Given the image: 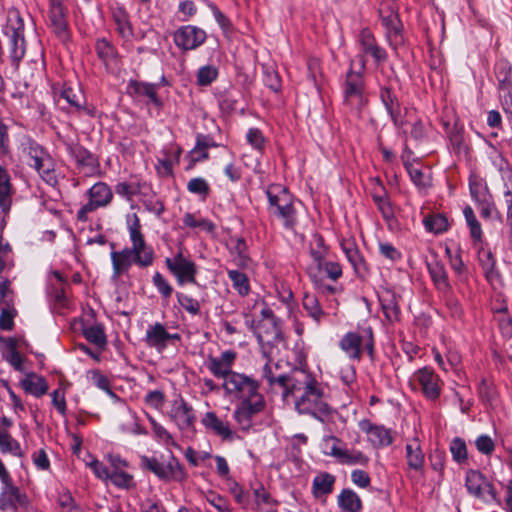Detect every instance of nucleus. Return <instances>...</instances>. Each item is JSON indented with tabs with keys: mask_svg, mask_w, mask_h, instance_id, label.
Returning a JSON list of instances; mask_svg holds the SVG:
<instances>
[{
	"mask_svg": "<svg viewBox=\"0 0 512 512\" xmlns=\"http://www.w3.org/2000/svg\"><path fill=\"white\" fill-rule=\"evenodd\" d=\"M282 396L286 402L292 399L298 414L311 416L321 423L328 421L335 412L327 401L322 383L303 369L292 370L290 387Z\"/></svg>",
	"mask_w": 512,
	"mask_h": 512,
	"instance_id": "obj_1",
	"label": "nucleus"
},
{
	"mask_svg": "<svg viewBox=\"0 0 512 512\" xmlns=\"http://www.w3.org/2000/svg\"><path fill=\"white\" fill-rule=\"evenodd\" d=\"M256 380L226 368V396L236 403L234 418L243 430L252 425V418L265 408V400L258 391Z\"/></svg>",
	"mask_w": 512,
	"mask_h": 512,
	"instance_id": "obj_2",
	"label": "nucleus"
},
{
	"mask_svg": "<svg viewBox=\"0 0 512 512\" xmlns=\"http://www.w3.org/2000/svg\"><path fill=\"white\" fill-rule=\"evenodd\" d=\"M269 201V212L278 218L288 230H294L297 224L296 210L292 196L281 185H272L266 191Z\"/></svg>",
	"mask_w": 512,
	"mask_h": 512,
	"instance_id": "obj_3",
	"label": "nucleus"
},
{
	"mask_svg": "<svg viewBox=\"0 0 512 512\" xmlns=\"http://www.w3.org/2000/svg\"><path fill=\"white\" fill-rule=\"evenodd\" d=\"M4 33L8 38L10 57L18 65L25 54L24 23L17 9H10Z\"/></svg>",
	"mask_w": 512,
	"mask_h": 512,
	"instance_id": "obj_4",
	"label": "nucleus"
},
{
	"mask_svg": "<svg viewBox=\"0 0 512 512\" xmlns=\"http://www.w3.org/2000/svg\"><path fill=\"white\" fill-rule=\"evenodd\" d=\"M344 104L360 114L367 105L368 98L365 90V80L361 72H355L350 69L343 84Z\"/></svg>",
	"mask_w": 512,
	"mask_h": 512,
	"instance_id": "obj_5",
	"label": "nucleus"
},
{
	"mask_svg": "<svg viewBox=\"0 0 512 512\" xmlns=\"http://www.w3.org/2000/svg\"><path fill=\"white\" fill-rule=\"evenodd\" d=\"M465 487L470 496L486 505L501 504L494 485L479 470L470 469L466 472Z\"/></svg>",
	"mask_w": 512,
	"mask_h": 512,
	"instance_id": "obj_6",
	"label": "nucleus"
},
{
	"mask_svg": "<svg viewBox=\"0 0 512 512\" xmlns=\"http://www.w3.org/2000/svg\"><path fill=\"white\" fill-rule=\"evenodd\" d=\"M128 231L132 247L129 251L136 258L135 264L140 267H148L153 263L154 254L145 242L144 235L141 232V225L136 214L128 217Z\"/></svg>",
	"mask_w": 512,
	"mask_h": 512,
	"instance_id": "obj_7",
	"label": "nucleus"
},
{
	"mask_svg": "<svg viewBox=\"0 0 512 512\" xmlns=\"http://www.w3.org/2000/svg\"><path fill=\"white\" fill-rule=\"evenodd\" d=\"M323 442L329 447V451L325 453L337 459L341 464L367 466L370 462V458L364 452L355 448L341 446L342 441L336 436H325Z\"/></svg>",
	"mask_w": 512,
	"mask_h": 512,
	"instance_id": "obj_8",
	"label": "nucleus"
},
{
	"mask_svg": "<svg viewBox=\"0 0 512 512\" xmlns=\"http://www.w3.org/2000/svg\"><path fill=\"white\" fill-rule=\"evenodd\" d=\"M22 147L28 165L35 168L46 182H52L55 177L54 164L51 157L38 144L31 140L24 142Z\"/></svg>",
	"mask_w": 512,
	"mask_h": 512,
	"instance_id": "obj_9",
	"label": "nucleus"
},
{
	"mask_svg": "<svg viewBox=\"0 0 512 512\" xmlns=\"http://www.w3.org/2000/svg\"><path fill=\"white\" fill-rule=\"evenodd\" d=\"M89 201L78 211L77 217L81 221L87 220V215L99 207L107 206L113 197L109 186L103 182L94 184L88 190Z\"/></svg>",
	"mask_w": 512,
	"mask_h": 512,
	"instance_id": "obj_10",
	"label": "nucleus"
},
{
	"mask_svg": "<svg viewBox=\"0 0 512 512\" xmlns=\"http://www.w3.org/2000/svg\"><path fill=\"white\" fill-rule=\"evenodd\" d=\"M379 96L394 126L402 129L406 123L405 114L407 113V108L401 107L396 93L389 87H381Z\"/></svg>",
	"mask_w": 512,
	"mask_h": 512,
	"instance_id": "obj_11",
	"label": "nucleus"
},
{
	"mask_svg": "<svg viewBox=\"0 0 512 512\" xmlns=\"http://www.w3.org/2000/svg\"><path fill=\"white\" fill-rule=\"evenodd\" d=\"M141 466L161 479H178L182 474L179 462L172 456L166 464L159 462L156 458L143 456L141 457Z\"/></svg>",
	"mask_w": 512,
	"mask_h": 512,
	"instance_id": "obj_12",
	"label": "nucleus"
},
{
	"mask_svg": "<svg viewBox=\"0 0 512 512\" xmlns=\"http://www.w3.org/2000/svg\"><path fill=\"white\" fill-rule=\"evenodd\" d=\"M261 314L263 316L262 321L259 325V334L258 339L261 343H272L279 340H282V332L281 327L279 326L277 319L273 315V312L270 308L263 307L261 309Z\"/></svg>",
	"mask_w": 512,
	"mask_h": 512,
	"instance_id": "obj_13",
	"label": "nucleus"
},
{
	"mask_svg": "<svg viewBox=\"0 0 512 512\" xmlns=\"http://www.w3.org/2000/svg\"><path fill=\"white\" fill-rule=\"evenodd\" d=\"M205 38L206 33L203 30L195 26H185L175 33L174 42L184 50H192L200 46Z\"/></svg>",
	"mask_w": 512,
	"mask_h": 512,
	"instance_id": "obj_14",
	"label": "nucleus"
},
{
	"mask_svg": "<svg viewBox=\"0 0 512 512\" xmlns=\"http://www.w3.org/2000/svg\"><path fill=\"white\" fill-rule=\"evenodd\" d=\"M358 425L360 430L367 434L368 440L374 447H385L392 444L391 431L384 426L375 425L368 419L360 420Z\"/></svg>",
	"mask_w": 512,
	"mask_h": 512,
	"instance_id": "obj_15",
	"label": "nucleus"
},
{
	"mask_svg": "<svg viewBox=\"0 0 512 512\" xmlns=\"http://www.w3.org/2000/svg\"><path fill=\"white\" fill-rule=\"evenodd\" d=\"M166 264L180 283L195 282V265L182 253H178L173 259L167 258Z\"/></svg>",
	"mask_w": 512,
	"mask_h": 512,
	"instance_id": "obj_16",
	"label": "nucleus"
},
{
	"mask_svg": "<svg viewBox=\"0 0 512 512\" xmlns=\"http://www.w3.org/2000/svg\"><path fill=\"white\" fill-rule=\"evenodd\" d=\"M415 378L419 382L421 390L427 399H438L441 392V381L437 374L425 367L416 372Z\"/></svg>",
	"mask_w": 512,
	"mask_h": 512,
	"instance_id": "obj_17",
	"label": "nucleus"
},
{
	"mask_svg": "<svg viewBox=\"0 0 512 512\" xmlns=\"http://www.w3.org/2000/svg\"><path fill=\"white\" fill-rule=\"evenodd\" d=\"M308 275L314 284H318L325 277L336 281L342 276V268L339 263L324 260L318 264H311L308 267Z\"/></svg>",
	"mask_w": 512,
	"mask_h": 512,
	"instance_id": "obj_18",
	"label": "nucleus"
},
{
	"mask_svg": "<svg viewBox=\"0 0 512 512\" xmlns=\"http://www.w3.org/2000/svg\"><path fill=\"white\" fill-rule=\"evenodd\" d=\"M262 377L267 381L269 386L279 385L284 390H288L291 383L292 372L286 374L282 371V363L274 362L268 359L262 370Z\"/></svg>",
	"mask_w": 512,
	"mask_h": 512,
	"instance_id": "obj_19",
	"label": "nucleus"
},
{
	"mask_svg": "<svg viewBox=\"0 0 512 512\" xmlns=\"http://www.w3.org/2000/svg\"><path fill=\"white\" fill-rule=\"evenodd\" d=\"M379 15L386 29L388 39L391 41L394 38L397 41L401 36L402 23L395 7L392 4L381 5Z\"/></svg>",
	"mask_w": 512,
	"mask_h": 512,
	"instance_id": "obj_20",
	"label": "nucleus"
},
{
	"mask_svg": "<svg viewBox=\"0 0 512 512\" xmlns=\"http://www.w3.org/2000/svg\"><path fill=\"white\" fill-rule=\"evenodd\" d=\"M226 247L231 254V261L238 267L245 268L251 262L248 246L243 237L231 236L226 239Z\"/></svg>",
	"mask_w": 512,
	"mask_h": 512,
	"instance_id": "obj_21",
	"label": "nucleus"
},
{
	"mask_svg": "<svg viewBox=\"0 0 512 512\" xmlns=\"http://www.w3.org/2000/svg\"><path fill=\"white\" fill-rule=\"evenodd\" d=\"M49 21L50 26L52 27L55 34L61 40H66L68 37L67 21L65 17V10L62 6V1L50 2Z\"/></svg>",
	"mask_w": 512,
	"mask_h": 512,
	"instance_id": "obj_22",
	"label": "nucleus"
},
{
	"mask_svg": "<svg viewBox=\"0 0 512 512\" xmlns=\"http://www.w3.org/2000/svg\"><path fill=\"white\" fill-rule=\"evenodd\" d=\"M359 44L364 54L373 57L375 62L382 63L387 59L386 51L378 46L372 32L369 29H362L359 34Z\"/></svg>",
	"mask_w": 512,
	"mask_h": 512,
	"instance_id": "obj_23",
	"label": "nucleus"
},
{
	"mask_svg": "<svg viewBox=\"0 0 512 512\" xmlns=\"http://www.w3.org/2000/svg\"><path fill=\"white\" fill-rule=\"evenodd\" d=\"M170 417L182 430L193 428L195 423V416L191 407H189L182 399L174 401Z\"/></svg>",
	"mask_w": 512,
	"mask_h": 512,
	"instance_id": "obj_24",
	"label": "nucleus"
},
{
	"mask_svg": "<svg viewBox=\"0 0 512 512\" xmlns=\"http://www.w3.org/2000/svg\"><path fill=\"white\" fill-rule=\"evenodd\" d=\"M3 488L0 494V510L9 508L16 509L18 505H24L26 498L22 495L17 487L12 484L11 477L7 482H2Z\"/></svg>",
	"mask_w": 512,
	"mask_h": 512,
	"instance_id": "obj_25",
	"label": "nucleus"
},
{
	"mask_svg": "<svg viewBox=\"0 0 512 512\" xmlns=\"http://www.w3.org/2000/svg\"><path fill=\"white\" fill-rule=\"evenodd\" d=\"M427 268L436 288L442 293H448L451 286L444 264L433 257L430 261H427Z\"/></svg>",
	"mask_w": 512,
	"mask_h": 512,
	"instance_id": "obj_26",
	"label": "nucleus"
},
{
	"mask_svg": "<svg viewBox=\"0 0 512 512\" xmlns=\"http://www.w3.org/2000/svg\"><path fill=\"white\" fill-rule=\"evenodd\" d=\"M60 99L65 100L76 111H84L88 115H94V109L85 107V96L80 87L65 86L60 92Z\"/></svg>",
	"mask_w": 512,
	"mask_h": 512,
	"instance_id": "obj_27",
	"label": "nucleus"
},
{
	"mask_svg": "<svg viewBox=\"0 0 512 512\" xmlns=\"http://www.w3.org/2000/svg\"><path fill=\"white\" fill-rule=\"evenodd\" d=\"M342 249L346 255L347 260L352 265L356 275L364 277L367 274L368 267L355 243L351 241L343 242Z\"/></svg>",
	"mask_w": 512,
	"mask_h": 512,
	"instance_id": "obj_28",
	"label": "nucleus"
},
{
	"mask_svg": "<svg viewBox=\"0 0 512 512\" xmlns=\"http://www.w3.org/2000/svg\"><path fill=\"white\" fill-rule=\"evenodd\" d=\"M172 338L165 327L160 323L149 326L146 331V343L150 347L162 350L167 346V342Z\"/></svg>",
	"mask_w": 512,
	"mask_h": 512,
	"instance_id": "obj_29",
	"label": "nucleus"
},
{
	"mask_svg": "<svg viewBox=\"0 0 512 512\" xmlns=\"http://www.w3.org/2000/svg\"><path fill=\"white\" fill-rule=\"evenodd\" d=\"M364 340V334L359 335L355 332H349L343 336L340 341V348L349 356L351 359L360 360L362 355V343Z\"/></svg>",
	"mask_w": 512,
	"mask_h": 512,
	"instance_id": "obj_30",
	"label": "nucleus"
},
{
	"mask_svg": "<svg viewBox=\"0 0 512 512\" xmlns=\"http://www.w3.org/2000/svg\"><path fill=\"white\" fill-rule=\"evenodd\" d=\"M13 187L7 169L0 165V209L9 211L12 202Z\"/></svg>",
	"mask_w": 512,
	"mask_h": 512,
	"instance_id": "obj_31",
	"label": "nucleus"
},
{
	"mask_svg": "<svg viewBox=\"0 0 512 512\" xmlns=\"http://www.w3.org/2000/svg\"><path fill=\"white\" fill-rule=\"evenodd\" d=\"M135 259L129 248H125L122 251H112L111 260L114 276H120L126 272L133 263L135 264Z\"/></svg>",
	"mask_w": 512,
	"mask_h": 512,
	"instance_id": "obj_32",
	"label": "nucleus"
},
{
	"mask_svg": "<svg viewBox=\"0 0 512 512\" xmlns=\"http://www.w3.org/2000/svg\"><path fill=\"white\" fill-rule=\"evenodd\" d=\"M406 459L410 469L419 471L424 465V454L418 439H413L406 444Z\"/></svg>",
	"mask_w": 512,
	"mask_h": 512,
	"instance_id": "obj_33",
	"label": "nucleus"
},
{
	"mask_svg": "<svg viewBox=\"0 0 512 512\" xmlns=\"http://www.w3.org/2000/svg\"><path fill=\"white\" fill-rule=\"evenodd\" d=\"M21 386L25 392L32 394L36 397H40L47 393L48 384L44 378L36 375L29 374L22 381Z\"/></svg>",
	"mask_w": 512,
	"mask_h": 512,
	"instance_id": "obj_34",
	"label": "nucleus"
},
{
	"mask_svg": "<svg viewBox=\"0 0 512 512\" xmlns=\"http://www.w3.org/2000/svg\"><path fill=\"white\" fill-rule=\"evenodd\" d=\"M337 502L345 512H358L362 508L360 497L351 489H343L337 497Z\"/></svg>",
	"mask_w": 512,
	"mask_h": 512,
	"instance_id": "obj_35",
	"label": "nucleus"
},
{
	"mask_svg": "<svg viewBox=\"0 0 512 512\" xmlns=\"http://www.w3.org/2000/svg\"><path fill=\"white\" fill-rule=\"evenodd\" d=\"M496 78L500 96L512 92V67L505 62L496 65Z\"/></svg>",
	"mask_w": 512,
	"mask_h": 512,
	"instance_id": "obj_36",
	"label": "nucleus"
},
{
	"mask_svg": "<svg viewBox=\"0 0 512 512\" xmlns=\"http://www.w3.org/2000/svg\"><path fill=\"white\" fill-rule=\"evenodd\" d=\"M423 225L427 231L433 234H441L445 232L449 226L447 218L440 213L425 216Z\"/></svg>",
	"mask_w": 512,
	"mask_h": 512,
	"instance_id": "obj_37",
	"label": "nucleus"
},
{
	"mask_svg": "<svg viewBox=\"0 0 512 512\" xmlns=\"http://www.w3.org/2000/svg\"><path fill=\"white\" fill-rule=\"evenodd\" d=\"M303 308L307 314L316 322L320 323L326 312L320 306L319 300L316 296L305 294L302 301Z\"/></svg>",
	"mask_w": 512,
	"mask_h": 512,
	"instance_id": "obj_38",
	"label": "nucleus"
},
{
	"mask_svg": "<svg viewBox=\"0 0 512 512\" xmlns=\"http://www.w3.org/2000/svg\"><path fill=\"white\" fill-rule=\"evenodd\" d=\"M228 276L233 289H235L240 296L248 295L250 292V281L244 272L239 270H229Z\"/></svg>",
	"mask_w": 512,
	"mask_h": 512,
	"instance_id": "obj_39",
	"label": "nucleus"
},
{
	"mask_svg": "<svg viewBox=\"0 0 512 512\" xmlns=\"http://www.w3.org/2000/svg\"><path fill=\"white\" fill-rule=\"evenodd\" d=\"M335 477L329 473L316 476L313 480V493L316 497L331 493Z\"/></svg>",
	"mask_w": 512,
	"mask_h": 512,
	"instance_id": "obj_40",
	"label": "nucleus"
},
{
	"mask_svg": "<svg viewBox=\"0 0 512 512\" xmlns=\"http://www.w3.org/2000/svg\"><path fill=\"white\" fill-rule=\"evenodd\" d=\"M113 19L118 33L125 39L129 38L132 35V28L126 11L123 8L114 9Z\"/></svg>",
	"mask_w": 512,
	"mask_h": 512,
	"instance_id": "obj_41",
	"label": "nucleus"
},
{
	"mask_svg": "<svg viewBox=\"0 0 512 512\" xmlns=\"http://www.w3.org/2000/svg\"><path fill=\"white\" fill-rule=\"evenodd\" d=\"M239 319L226 322V333L236 334L239 345L244 343V330L248 325V317L245 314H240Z\"/></svg>",
	"mask_w": 512,
	"mask_h": 512,
	"instance_id": "obj_42",
	"label": "nucleus"
},
{
	"mask_svg": "<svg viewBox=\"0 0 512 512\" xmlns=\"http://www.w3.org/2000/svg\"><path fill=\"white\" fill-rule=\"evenodd\" d=\"M96 52L99 57V59L108 66L110 63H112L115 60L116 57V51L115 48L112 46L110 42H108L106 39H99L96 42Z\"/></svg>",
	"mask_w": 512,
	"mask_h": 512,
	"instance_id": "obj_43",
	"label": "nucleus"
},
{
	"mask_svg": "<svg viewBox=\"0 0 512 512\" xmlns=\"http://www.w3.org/2000/svg\"><path fill=\"white\" fill-rule=\"evenodd\" d=\"M69 153L74 157L76 162L82 166H93L94 159L91 153L78 144H67Z\"/></svg>",
	"mask_w": 512,
	"mask_h": 512,
	"instance_id": "obj_44",
	"label": "nucleus"
},
{
	"mask_svg": "<svg viewBox=\"0 0 512 512\" xmlns=\"http://www.w3.org/2000/svg\"><path fill=\"white\" fill-rule=\"evenodd\" d=\"M450 452L452 454L453 460L458 464H464L468 459V450L465 441L456 437L452 439L450 443Z\"/></svg>",
	"mask_w": 512,
	"mask_h": 512,
	"instance_id": "obj_45",
	"label": "nucleus"
},
{
	"mask_svg": "<svg viewBox=\"0 0 512 512\" xmlns=\"http://www.w3.org/2000/svg\"><path fill=\"white\" fill-rule=\"evenodd\" d=\"M327 253L328 248L324 244V239L320 235H315L310 247V255L313 259L312 264H318L326 260Z\"/></svg>",
	"mask_w": 512,
	"mask_h": 512,
	"instance_id": "obj_46",
	"label": "nucleus"
},
{
	"mask_svg": "<svg viewBox=\"0 0 512 512\" xmlns=\"http://www.w3.org/2000/svg\"><path fill=\"white\" fill-rule=\"evenodd\" d=\"M131 87L133 88L134 93L148 97L156 105L160 103L157 97L158 85L144 82H133Z\"/></svg>",
	"mask_w": 512,
	"mask_h": 512,
	"instance_id": "obj_47",
	"label": "nucleus"
},
{
	"mask_svg": "<svg viewBox=\"0 0 512 512\" xmlns=\"http://www.w3.org/2000/svg\"><path fill=\"white\" fill-rule=\"evenodd\" d=\"M463 213H464L467 225L470 229L471 237L476 241L481 240V237H482L481 225L478 222V220L476 219L473 209L470 206H467L464 208Z\"/></svg>",
	"mask_w": 512,
	"mask_h": 512,
	"instance_id": "obj_48",
	"label": "nucleus"
},
{
	"mask_svg": "<svg viewBox=\"0 0 512 512\" xmlns=\"http://www.w3.org/2000/svg\"><path fill=\"white\" fill-rule=\"evenodd\" d=\"M406 170L410 176L411 181L418 187V188H426L429 186L430 179L427 174H425L422 169L412 165V164H405Z\"/></svg>",
	"mask_w": 512,
	"mask_h": 512,
	"instance_id": "obj_49",
	"label": "nucleus"
},
{
	"mask_svg": "<svg viewBox=\"0 0 512 512\" xmlns=\"http://www.w3.org/2000/svg\"><path fill=\"white\" fill-rule=\"evenodd\" d=\"M263 81L274 92L281 89V80L278 72L272 66H263Z\"/></svg>",
	"mask_w": 512,
	"mask_h": 512,
	"instance_id": "obj_50",
	"label": "nucleus"
},
{
	"mask_svg": "<svg viewBox=\"0 0 512 512\" xmlns=\"http://www.w3.org/2000/svg\"><path fill=\"white\" fill-rule=\"evenodd\" d=\"M84 335L89 342L95 344L98 347H103L106 344L104 330L99 325L86 328L84 330Z\"/></svg>",
	"mask_w": 512,
	"mask_h": 512,
	"instance_id": "obj_51",
	"label": "nucleus"
},
{
	"mask_svg": "<svg viewBox=\"0 0 512 512\" xmlns=\"http://www.w3.org/2000/svg\"><path fill=\"white\" fill-rule=\"evenodd\" d=\"M382 310L386 319L390 322L397 321L400 316V308L394 296L382 300Z\"/></svg>",
	"mask_w": 512,
	"mask_h": 512,
	"instance_id": "obj_52",
	"label": "nucleus"
},
{
	"mask_svg": "<svg viewBox=\"0 0 512 512\" xmlns=\"http://www.w3.org/2000/svg\"><path fill=\"white\" fill-rule=\"evenodd\" d=\"M15 315L16 310L14 308V303L3 306L0 314V329L11 330L14 326Z\"/></svg>",
	"mask_w": 512,
	"mask_h": 512,
	"instance_id": "obj_53",
	"label": "nucleus"
},
{
	"mask_svg": "<svg viewBox=\"0 0 512 512\" xmlns=\"http://www.w3.org/2000/svg\"><path fill=\"white\" fill-rule=\"evenodd\" d=\"M201 422L207 429L212 430L217 435L224 436V425L213 412H207Z\"/></svg>",
	"mask_w": 512,
	"mask_h": 512,
	"instance_id": "obj_54",
	"label": "nucleus"
},
{
	"mask_svg": "<svg viewBox=\"0 0 512 512\" xmlns=\"http://www.w3.org/2000/svg\"><path fill=\"white\" fill-rule=\"evenodd\" d=\"M475 446L477 450L484 455H491L495 450L494 440L486 434H482L476 438Z\"/></svg>",
	"mask_w": 512,
	"mask_h": 512,
	"instance_id": "obj_55",
	"label": "nucleus"
},
{
	"mask_svg": "<svg viewBox=\"0 0 512 512\" xmlns=\"http://www.w3.org/2000/svg\"><path fill=\"white\" fill-rule=\"evenodd\" d=\"M446 252L450 258L451 268L454 270L461 281L466 280V267L462 261L461 256L458 253L454 256L451 255V251L448 248L446 249Z\"/></svg>",
	"mask_w": 512,
	"mask_h": 512,
	"instance_id": "obj_56",
	"label": "nucleus"
},
{
	"mask_svg": "<svg viewBox=\"0 0 512 512\" xmlns=\"http://www.w3.org/2000/svg\"><path fill=\"white\" fill-rule=\"evenodd\" d=\"M108 479H110L114 485L121 488H128L132 484V476L119 470L110 472Z\"/></svg>",
	"mask_w": 512,
	"mask_h": 512,
	"instance_id": "obj_57",
	"label": "nucleus"
},
{
	"mask_svg": "<svg viewBox=\"0 0 512 512\" xmlns=\"http://www.w3.org/2000/svg\"><path fill=\"white\" fill-rule=\"evenodd\" d=\"M9 347L8 361L17 370L22 369V357L16 350V341L12 338L4 340Z\"/></svg>",
	"mask_w": 512,
	"mask_h": 512,
	"instance_id": "obj_58",
	"label": "nucleus"
},
{
	"mask_svg": "<svg viewBox=\"0 0 512 512\" xmlns=\"http://www.w3.org/2000/svg\"><path fill=\"white\" fill-rule=\"evenodd\" d=\"M179 304L187 310L189 313L195 315L200 310V304L197 300L191 298L188 295L178 293L177 294Z\"/></svg>",
	"mask_w": 512,
	"mask_h": 512,
	"instance_id": "obj_59",
	"label": "nucleus"
},
{
	"mask_svg": "<svg viewBox=\"0 0 512 512\" xmlns=\"http://www.w3.org/2000/svg\"><path fill=\"white\" fill-rule=\"evenodd\" d=\"M0 450L2 453H10L16 457H22L20 444L11 435L0 444Z\"/></svg>",
	"mask_w": 512,
	"mask_h": 512,
	"instance_id": "obj_60",
	"label": "nucleus"
},
{
	"mask_svg": "<svg viewBox=\"0 0 512 512\" xmlns=\"http://www.w3.org/2000/svg\"><path fill=\"white\" fill-rule=\"evenodd\" d=\"M351 481L360 488H367L371 483L369 474L361 469H355L351 472Z\"/></svg>",
	"mask_w": 512,
	"mask_h": 512,
	"instance_id": "obj_61",
	"label": "nucleus"
},
{
	"mask_svg": "<svg viewBox=\"0 0 512 512\" xmlns=\"http://www.w3.org/2000/svg\"><path fill=\"white\" fill-rule=\"evenodd\" d=\"M187 189L194 194L206 195L209 187L203 178H193L188 182Z\"/></svg>",
	"mask_w": 512,
	"mask_h": 512,
	"instance_id": "obj_62",
	"label": "nucleus"
},
{
	"mask_svg": "<svg viewBox=\"0 0 512 512\" xmlns=\"http://www.w3.org/2000/svg\"><path fill=\"white\" fill-rule=\"evenodd\" d=\"M226 488H229L230 493L233 495L235 501L240 505L247 503V497L243 494L242 489L236 482L226 477Z\"/></svg>",
	"mask_w": 512,
	"mask_h": 512,
	"instance_id": "obj_63",
	"label": "nucleus"
},
{
	"mask_svg": "<svg viewBox=\"0 0 512 512\" xmlns=\"http://www.w3.org/2000/svg\"><path fill=\"white\" fill-rule=\"evenodd\" d=\"M247 140L255 149L258 150H261L265 144V138L262 132L257 128L249 129L247 133Z\"/></svg>",
	"mask_w": 512,
	"mask_h": 512,
	"instance_id": "obj_64",
	"label": "nucleus"
}]
</instances>
